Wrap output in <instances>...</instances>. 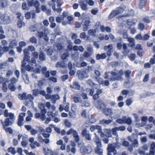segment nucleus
Returning <instances> with one entry per match:
<instances>
[{"label": "nucleus", "mask_w": 155, "mask_h": 155, "mask_svg": "<svg viewBox=\"0 0 155 155\" xmlns=\"http://www.w3.org/2000/svg\"><path fill=\"white\" fill-rule=\"evenodd\" d=\"M4 116L5 117H9L6 118L4 122H2V123L5 131L7 133H9L10 134L13 133V130L11 127H6L7 126L11 125L14 121L15 118L14 114L12 113H8V110L6 109L4 112Z\"/></svg>", "instance_id": "obj_1"}, {"label": "nucleus", "mask_w": 155, "mask_h": 155, "mask_svg": "<svg viewBox=\"0 0 155 155\" xmlns=\"http://www.w3.org/2000/svg\"><path fill=\"white\" fill-rule=\"evenodd\" d=\"M124 72L122 70H121L116 74L115 72H108L105 75V78H107L110 81H114L117 80L122 81L123 80L122 76L123 75Z\"/></svg>", "instance_id": "obj_2"}, {"label": "nucleus", "mask_w": 155, "mask_h": 155, "mask_svg": "<svg viewBox=\"0 0 155 155\" xmlns=\"http://www.w3.org/2000/svg\"><path fill=\"white\" fill-rule=\"evenodd\" d=\"M120 147V144L118 142L109 144L107 148L108 155H121V154L117 153L115 149H119Z\"/></svg>", "instance_id": "obj_3"}, {"label": "nucleus", "mask_w": 155, "mask_h": 155, "mask_svg": "<svg viewBox=\"0 0 155 155\" xmlns=\"http://www.w3.org/2000/svg\"><path fill=\"white\" fill-rule=\"evenodd\" d=\"M18 98L21 100H28L30 102L33 101L34 97L31 94L27 95L26 93L24 92L22 94H19L18 95Z\"/></svg>", "instance_id": "obj_4"}, {"label": "nucleus", "mask_w": 155, "mask_h": 155, "mask_svg": "<svg viewBox=\"0 0 155 155\" xmlns=\"http://www.w3.org/2000/svg\"><path fill=\"white\" fill-rule=\"evenodd\" d=\"M16 15H17V18L18 19L17 23L18 27L19 28H21L25 26V23L23 21L24 17L21 16V14L20 12L17 13Z\"/></svg>", "instance_id": "obj_5"}, {"label": "nucleus", "mask_w": 155, "mask_h": 155, "mask_svg": "<svg viewBox=\"0 0 155 155\" xmlns=\"http://www.w3.org/2000/svg\"><path fill=\"white\" fill-rule=\"evenodd\" d=\"M0 19L4 24H9L11 22L10 17L5 13L1 15L0 16Z\"/></svg>", "instance_id": "obj_6"}, {"label": "nucleus", "mask_w": 155, "mask_h": 155, "mask_svg": "<svg viewBox=\"0 0 155 155\" xmlns=\"http://www.w3.org/2000/svg\"><path fill=\"white\" fill-rule=\"evenodd\" d=\"M66 133L68 135L72 134L75 142H78L79 140V137L78 135V132L76 130H74L72 128H71Z\"/></svg>", "instance_id": "obj_7"}, {"label": "nucleus", "mask_w": 155, "mask_h": 155, "mask_svg": "<svg viewBox=\"0 0 155 155\" xmlns=\"http://www.w3.org/2000/svg\"><path fill=\"white\" fill-rule=\"evenodd\" d=\"M75 143L73 142L71 145H68L67 146L66 151L67 152L69 153L71 151L73 154H74L76 151L75 149Z\"/></svg>", "instance_id": "obj_8"}, {"label": "nucleus", "mask_w": 155, "mask_h": 155, "mask_svg": "<svg viewBox=\"0 0 155 155\" xmlns=\"http://www.w3.org/2000/svg\"><path fill=\"white\" fill-rule=\"evenodd\" d=\"M81 135L83 137H85V139L88 140H91V137L90 134L88 133L86 128L84 129L81 132Z\"/></svg>", "instance_id": "obj_9"}, {"label": "nucleus", "mask_w": 155, "mask_h": 155, "mask_svg": "<svg viewBox=\"0 0 155 155\" xmlns=\"http://www.w3.org/2000/svg\"><path fill=\"white\" fill-rule=\"evenodd\" d=\"M24 57L23 59L26 61L28 62L30 61V53L28 51V50L27 48H25L23 50Z\"/></svg>", "instance_id": "obj_10"}, {"label": "nucleus", "mask_w": 155, "mask_h": 155, "mask_svg": "<svg viewBox=\"0 0 155 155\" xmlns=\"http://www.w3.org/2000/svg\"><path fill=\"white\" fill-rule=\"evenodd\" d=\"M91 21L89 19L86 20L83 25V31H87L90 26Z\"/></svg>", "instance_id": "obj_11"}, {"label": "nucleus", "mask_w": 155, "mask_h": 155, "mask_svg": "<svg viewBox=\"0 0 155 155\" xmlns=\"http://www.w3.org/2000/svg\"><path fill=\"white\" fill-rule=\"evenodd\" d=\"M70 86L71 88L75 90H79L81 89L80 85L77 81H74L73 82L72 84H71Z\"/></svg>", "instance_id": "obj_12"}, {"label": "nucleus", "mask_w": 155, "mask_h": 155, "mask_svg": "<svg viewBox=\"0 0 155 155\" xmlns=\"http://www.w3.org/2000/svg\"><path fill=\"white\" fill-rule=\"evenodd\" d=\"M41 106H43V109L41 110V120L43 121L45 120L46 118L45 114L47 112V110L45 108V106L42 104H41Z\"/></svg>", "instance_id": "obj_13"}, {"label": "nucleus", "mask_w": 155, "mask_h": 155, "mask_svg": "<svg viewBox=\"0 0 155 155\" xmlns=\"http://www.w3.org/2000/svg\"><path fill=\"white\" fill-rule=\"evenodd\" d=\"M102 146L101 141L97 139V154H98V155H103V150L101 148Z\"/></svg>", "instance_id": "obj_14"}, {"label": "nucleus", "mask_w": 155, "mask_h": 155, "mask_svg": "<svg viewBox=\"0 0 155 155\" xmlns=\"http://www.w3.org/2000/svg\"><path fill=\"white\" fill-rule=\"evenodd\" d=\"M126 129L125 127L124 126H121L118 127H116L112 129V134H115L116 131H117L120 130L123 131Z\"/></svg>", "instance_id": "obj_15"}, {"label": "nucleus", "mask_w": 155, "mask_h": 155, "mask_svg": "<svg viewBox=\"0 0 155 155\" xmlns=\"http://www.w3.org/2000/svg\"><path fill=\"white\" fill-rule=\"evenodd\" d=\"M86 3V0H81L79 2L80 5L82 10H86L87 9V5Z\"/></svg>", "instance_id": "obj_16"}, {"label": "nucleus", "mask_w": 155, "mask_h": 155, "mask_svg": "<svg viewBox=\"0 0 155 155\" xmlns=\"http://www.w3.org/2000/svg\"><path fill=\"white\" fill-rule=\"evenodd\" d=\"M18 45V42L15 39L11 40L9 44V47L11 48H15Z\"/></svg>", "instance_id": "obj_17"}, {"label": "nucleus", "mask_w": 155, "mask_h": 155, "mask_svg": "<svg viewBox=\"0 0 155 155\" xmlns=\"http://www.w3.org/2000/svg\"><path fill=\"white\" fill-rule=\"evenodd\" d=\"M123 53L124 55L126 56L129 52V50L127 49V45L125 43H123Z\"/></svg>", "instance_id": "obj_18"}, {"label": "nucleus", "mask_w": 155, "mask_h": 155, "mask_svg": "<svg viewBox=\"0 0 155 155\" xmlns=\"http://www.w3.org/2000/svg\"><path fill=\"white\" fill-rule=\"evenodd\" d=\"M83 151L87 153H89L92 151L91 147H81Z\"/></svg>", "instance_id": "obj_19"}, {"label": "nucleus", "mask_w": 155, "mask_h": 155, "mask_svg": "<svg viewBox=\"0 0 155 155\" xmlns=\"http://www.w3.org/2000/svg\"><path fill=\"white\" fill-rule=\"evenodd\" d=\"M124 124H127L128 125H130L132 123V120L131 118L126 116L124 117Z\"/></svg>", "instance_id": "obj_20"}, {"label": "nucleus", "mask_w": 155, "mask_h": 155, "mask_svg": "<svg viewBox=\"0 0 155 155\" xmlns=\"http://www.w3.org/2000/svg\"><path fill=\"white\" fill-rule=\"evenodd\" d=\"M137 21L136 19H129L127 21V24L129 26H132L135 25Z\"/></svg>", "instance_id": "obj_21"}, {"label": "nucleus", "mask_w": 155, "mask_h": 155, "mask_svg": "<svg viewBox=\"0 0 155 155\" xmlns=\"http://www.w3.org/2000/svg\"><path fill=\"white\" fill-rule=\"evenodd\" d=\"M125 8L126 7L124 5H121L116 11L117 12V14H119L122 12Z\"/></svg>", "instance_id": "obj_22"}, {"label": "nucleus", "mask_w": 155, "mask_h": 155, "mask_svg": "<svg viewBox=\"0 0 155 155\" xmlns=\"http://www.w3.org/2000/svg\"><path fill=\"white\" fill-rule=\"evenodd\" d=\"M96 28L94 29H91L88 30V34L89 36H92L93 37H95L96 36Z\"/></svg>", "instance_id": "obj_23"}, {"label": "nucleus", "mask_w": 155, "mask_h": 155, "mask_svg": "<svg viewBox=\"0 0 155 155\" xmlns=\"http://www.w3.org/2000/svg\"><path fill=\"white\" fill-rule=\"evenodd\" d=\"M60 98L59 96L57 94H54L52 95L51 100L53 103H55L57 100Z\"/></svg>", "instance_id": "obj_24"}, {"label": "nucleus", "mask_w": 155, "mask_h": 155, "mask_svg": "<svg viewBox=\"0 0 155 155\" xmlns=\"http://www.w3.org/2000/svg\"><path fill=\"white\" fill-rule=\"evenodd\" d=\"M104 113L106 116H110L113 114L112 110L110 109H105L104 110Z\"/></svg>", "instance_id": "obj_25"}, {"label": "nucleus", "mask_w": 155, "mask_h": 155, "mask_svg": "<svg viewBox=\"0 0 155 155\" xmlns=\"http://www.w3.org/2000/svg\"><path fill=\"white\" fill-rule=\"evenodd\" d=\"M117 11L114 10L112 11L108 16V18L109 19L113 18L116 15H118Z\"/></svg>", "instance_id": "obj_26"}, {"label": "nucleus", "mask_w": 155, "mask_h": 155, "mask_svg": "<svg viewBox=\"0 0 155 155\" xmlns=\"http://www.w3.org/2000/svg\"><path fill=\"white\" fill-rule=\"evenodd\" d=\"M94 93V89H90V93L89 94L91 96H93V98L94 100L97 99V93L93 95Z\"/></svg>", "instance_id": "obj_27"}, {"label": "nucleus", "mask_w": 155, "mask_h": 155, "mask_svg": "<svg viewBox=\"0 0 155 155\" xmlns=\"http://www.w3.org/2000/svg\"><path fill=\"white\" fill-rule=\"evenodd\" d=\"M105 107V104L102 101H97V108L103 109Z\"/></svg>", "instance_id": "obj_28"}, {"label": "nucleus", "mask_w": 155, "mask_h": 155, "mask_svg": "<svg viewBox=\"0 0 155 155\" xmlns=\"http://www.w3.org/2000/svg\"><path fill=\"white\" fill-rule=\"evenodd\" d=\"M7 5V2L5 0H0V8H3Z\"/></svg>", "instance_id": "obj_29"}, {"label": "nucleus", "mask_w": 155, "mask_h": 155, "mask_svg": "<svg viewBox=\"0 0 155 155\" xmlns=\"http://www.w3.org/2000/svg\"><path fill=\"white\" fill-rule=\"evenodd\" d=\"M66 65L65 63L63 61H61L60 62H58L56 64L55 66L56 67H61L64 68L65 67Z\"/></svg>", "instance_id": "obj_30"}, {"label": "nucleus", "mask_w": 155, "mask_h": 155, "mask_svg": "<svg viewBox=\"0 0 155 155\" xmlns=\"http://www.w3.org/2000/svg\"><path fill=\"white\" fill-rule=\"evenodd\" d=\"M79 78L80 79H83L85 77V72L84 71H80L78 73Z\"/></svg>", "instance_id": "obj_31"}, {"label": "nucleus", "mask_w": 155, "mask_h": 155, "mask_svg": "<svg viewBox=\"0 0 155 155\" xmlns=\"http://www.w3.org/2000/svg\"><path fill=\"white\" fill-rule=\"evenodd\" d=\"M8 151L9 152L11 153L12 155H15L16 153V151L15 150V148L12 147H10L8 149Z\"/></svg>", "instance_id": "obj_32"}, {"label": "nucleus", "mask_w": 155, "mask_h": 155, "mask_svg": "<svg viewBox=\"0 0 155 155\" xmlns=\"http://www.w3.org/2000/svg\"><path fill=\"white\" fill-rule=\"evenodd\" d=\"M39 59L40 60L43 61L45 59V54L42 52H40L39 55Z\"/></svg>", "instance_id": "obj_33"}, {"label": "nucleus", "mask_w": 155, "mask_h": 155, "mask_svg": "<svg viewBox=\"0 0 155 155\" xmlns=\"http://www.w3.org/2000/svg\"><path fill=\"white\" fill-rule=\"evenodd\" d=\"M69 54L68 53H65L63 54L61 56V58L63 60H66L68 59L67 58L69 56Z\"/></svg>", "instance_id": "obj_34"}, {"label": "nucleus", "mask_w": 155, "mask_h": 155, "mask_svg": "<svg viewBox=\"0 0 155 155\" xmlns=\"http://www.w3.org/2000/svg\"><path fill=\"white\" fill-rule=\"evenodd\" d=\"M97 132L100 134L101 137H104L105 134L102 131V128L101 127L97 126Z\"/></svg>", "instance_id": "obj_35"}, {"label": "nucleus", "mask_w": 155, "mask_h": 155, "mask_svg": "<svg viewBox=\"0 0 155 155\" xmlns=\"http://www.w3.org/2000/svg\"><path fill=\"white\" fill-rule=\"evenodd\" d=\"M8 87L9 89L12 91H14L16 89V87L15 85L12 84H9L8 85Z\"/></svg>", "instance_id": "obj_36"}, {"label": "nucleus", "mask_w": 155, "mask_h": 155, "mask_svg": "<svg viewBox=\"0 0 155 155\" xmlns=\"http://www.w3.org/2000/svg\"><path fill=\"white\" fill-rule=\"evenodd\" d=\"M146 0H140V3L139 5V8L142 9L145 5Z\"/></svg>", "instance_id": "obj_37"}, {"label": "nucleus", "mask_w": 155, "mask_h": 155, "mask_svg": "<svg viewBox=\"0 0 155 155\" xmlns=\"http://www.w3.org/2000/svg\"><path fill=\"white\" fill-rule=\"evenodd\" d=\"M113 48V45L112 44H110L107 46H105L104 47V49L106 50H107L112 51Z\"/></svg>", "instance_id": "obj_38"}, {"label": "nucleus", "mask_w": 155, "mask_h": 155, "mask_svg": "<svg viewBox=\"0 0 155 155\" xmlns=\"http://www.w3.org/2000/svg\"><path fill=\"white\" fill-rule=\"evenodd\" d=\"M29 41L32 43H36L37 42V39L34 36H32L30 38Z\"/></svg>", "instance_id": "obj_39"}, {"label": "nucleus", "mask_w": 155, "mask_h": 155, "mask_svg": "<svg viewBox=\"0 0 155 155\" xmlns=\"http://www.w3.org/2000/svg\"><path fill=\"white\" fill-rule=\"evenodd\" d=\"M28 50V51H31L32 52L33 51H35V48L34 46L31 45H29L28 47V48H27Z\"/></svg>", "instance_id": "obj_40"}, {"label": "nucleus", "mask_w": 155, "mask_h": 155, "mask_svg": "<svg viewBox=\"0 0 155 155\" xmlns=\"http://www.w3.org/2000/svg\"><path fill=\"white\" fill-rule=\"evenodd\" d=\"M131 73V71L129 70H128L125 71L124 72V74H125L126 78H129L130 77Z\"/></svg>", "instance_id": "obj_41"}, {"label": "nucleus", "mask_w": 155, "mask_h": 155, "mask_svg": "<svg viewBox=\"0 0 155 155\" xmlns=\"http://www.w3.org/2000/svg\"><path fill=\"white\" fill-rule=\"evenodd\" d=\"M116 122L119 124H124V117L122 118H120L117 119Z\"/></svg>", "instance_id": "obj_42"}, {"label": "nucleus", "mask_w": 155, "mask_h": 155, "mask_svg": "<svg viewBox=\"0 0 155 155\" xmlns=\"http://www.w3.org/2000/svg\"><path fill=\"white\" fill-rule=\"evenodd\" d=\"M106 56L105 54H97V59H103L105 58Z\"/></svg>", "instance_id": "obj_43"}, {"label": "nucleus", "mask_w": 155, "mask_h": 155, "mask_svg": "<svg viewBox=\"0 0 155 155\" xmlns=\"http://www.w3.org/2000/svg\"><path fill=\"white\" fill-rule=\"evenodd\" d=\"M64 124L65 126L68 127H70L71 126V123L67 120H65Z\"/></svg>", "instance_id": "obj_44"}, {"label": "nucleus", "mask_w": 155, "mask_h": 155, "mask_svg": "<svg viewBox=\"0 0 155 155\" xmlns=\"http://www.w3.org/2000/svg\"><path fill=\"white\" fill-rule=\"evenodd\" d=\"M39 91L38 89H34L33 90V94L35 96H37L39 94Z\"/></svg>", "instance_id": "obj_45"}, {"label": "nucleus", "mask_w": 155, "mask_h": 155, "mask_svg": "<svg viewBox=\"0 0 155 155\" xmlns=\"http://www.w3.org/2000/svg\"><path fill=\"white\" fill-rule=\"evenodd\" d=\"M133 101L131 98H129L127 99L126 101L127 105L129 106L132 103Z\"/></svg>", "instance_id": "obj_46"}, {"label": "nucleus", "mask_w": 155, "mask_h": 155, "mask_svg": "<svg viewBox=\"0 0 155 155\" xmlns=\"http://www.w3.org/2000/svg\"><path fill=\"white\" fill-rule=\"evenodd\" d=\"M81 117L84 118H87V112L86 110H83L81 113Z\"/></svg>", "instance_id": "obj_47"}, {"label": "nucleus", "mask_w": 155, "mask_h": 155, "mask_svg": "<svg viewBox=\"0 0 155 155\" xmlns=\"http://www.w3.org/2000/svg\"><path fill=\"white\" fill-rule=\"evenodd\" d=\"M139 143L138 140L136 139H135L133 141L132 146L134 147H137L138 146Z\"/></svg>", "instance_id": "obj_48"}, {"label": "nucleus", "mask_w": 155, "mask_h": 155, "mask_svg": "<svg viewBox=\"0 0 155 155\" xmlns=\"http://www.w3.org/2000/svg\"><path fill=\"white\" fill-rule=\"evenodd\" d=\"M8 89L6 83H3L2 84V90L4 92L7 91Z\"/></svg>", "instance_id": "obj_49"}, {"label": "nucleus", "mask_w": 155, "mask_h": 155, "mask_svg": "<svg viewBox=\"0 0 155 155\" xmlns=\"http://www.w3.org/2000/svg\"><path fill=\"white\" fill-rule=\"evenodd\" d=\"M7 82V80L6 78L2 77H0V84H3V83Z\"/></svg>", "instance_id": "obj_50"}, {"label": "nucleus", "mask_w": 155, "mask_h": 155, "mask_svg": "<svg viewBox=\"0 0 155 155\" xmlns=\"http://www.w3.org/2000/svg\"><path fill=\"white\" fill-rule=\"evenodd\" d=\"M138 29L140 31H143L144 29V26L143 24L140 23L138 25Z\"/></svg>", "instance_id": "obj_51"}, {"label": "nucleus", "mask_w": 155, "mask_h": 155, "mask_svg": "<svg viewBox=\"0 0 155 155\" xmlns=\"http://www.w3.org/2000/svg\"><path fill=\"white\" fill-rule=\"evenodd\" d=\"M81 95L83 99L87 100L88 99L87 95L86 93L84 92L82 93L81 94Z\"/></svg>", "instance_id": "obj_52"}, {"label": "nucleus", "mask_w": 155, "mask_h": 155, "mask_svg": "<svg viewBox=\"0 0 155 155\" xmlns=\"http://www.w3.org/2000/svg\"><path fill=\"white\" fill-rule=\"evenodd\" d=\"M73 48L72 44L71 42L69 43L67 46V50L69 51H71L73 50Z\"/></svg>", "instance_id": "obj_53"}, {"label": "nucleus", "mask_w": 155, "mask_h": 155, "mask_svg": "<svg viewBox=\"0 0 155 155\" xmlns=\"http://www.w3.org/2000/svg\"><path fill=\"white\" fill-rule=\"evenodd\" d=\"M134 14V11L133 10H130L128 13L126 15H125L124 16H131L133 15Z\"/></svg>", "instance_id": "obj_54"}, {"label": "nucleus", "mask_w": 155, "mask_h": 155, "mask_svg": "<svg viewBox=\"0 0 155 155\" xmlns=\"http://www.w3.org/2000/svg\"><path fill=\"white\" fill-rule=\"evenodd\" d=\"M140 121V120L138 117L135 118V121L137 123L135 125L137 127H139L141 126V125L140 124L138 123Z\"/></svg>", "instance_id": "obj_55"}, {"label": "nucleus", "mask_w": 155, "mask_h": 155, "mask_svg": "<svg viewBox=\"0 0 155 155\" xmlns=\"http://www.w3.org/2000/svg\"><path fill=\"white\" fill-rule=\"evenodd\" d=\"M140 139L142 142L145 143L147 141V138L146 136H141Z\"/></svg>", "instance_id": "obj_56"}, {"label": "nucleus", "mask_w": 155, "mask_h": 155, "mask_svg": "<svg viewBox=\"0 0 155 155\" xmlns=\"http://www.w3.org/2000/svg\"><path fill=\"white\" fill-rule=\"evenodd\" d=\"M136 152L140 154V155H145V152L144 151L142 150V149H140L136 151Z\"/></svg>", "instance_id": "obj_57"}, {"label": "nucleus", "mask_w": 155, "mask_h": 155, "mask_svg": "<svg viewBox=\"0 0 155 155\" xmlns=\"http://www.w3.org/2000/svg\"><path fill=\"white\" fill-rule=\"evenodd\" d=\"M49 80L50 81H51L54 83H56L57 81V78L53 77H50L49 78Z\"/></svg>", "instance_id": "obj_58"}, {"label": "nucleus", "mask_w": 155, "mask_h": 155, "mask_svg": "<svg viewBox=\"0 0 155 155\" xmlns=\"http://www.w3.org/2000/svg\"><path fill=\"white\" fill-rule=\"evenodd\" d=\"M40 4L39 2L37 0H35L34 2L33 6L35 7H38L39 6Z\"/></svg>", "instance_id": "obj_59"}, {"label": "nucleus", "mask_w": 155, "mask_h": 155, "mask_svg": "<svg viewBox=\"0 0 155 155\" xmlns=\"http://www.w3.org/2000/svg\"><path fill=\"white\" fill-rule=\"evenodd\" d=\"M32 55L33 57L34 58L37 59L38 57V52L35 51L32 53Z\"/></svg>", "instance_id": "obj_60"}, {"label": "nucleus", "mask_w": 155, "mask_h": 155, "mask_svg": "<svg viewBox=\"0 0 155 155\" xmlns=\"http://www.w3.org/2000/svg\"><path fill=\"white\" fill-rule=\"evenodd\" d=\"M26 45V43L25 41H21L19 43V46L22 48L25 46Z\"/></svg>", "instance_id": "obj_61"}, {"label": "nucleus", "mask_w": 155, "mask_h": 155, "mask_svg": "<svg viewBox=\"0 0 155 155\" xmlns=\"http://www.w3.org/2000/svg\"><path fill=\"white\" fill-rule=\"evenodd\" d=\"M11 84H14L16 83V82L17 81V79L14 77H13L11 79Z\"/></svg>", "instance_id": "obj_62"}, {"label": "nucleus", "mask_w": 155, "mask_h": 155, "mask_svg": "<svg viewBox=\"0 0 155 155\" xmlns=\"http://www.w3.org/2000/svg\"><path fill=\"white\" fill-rule=\"evenodd\" d=\"M86 3H87L90 6H93L94 5V2L92 0H86Z\"/></svg>", "instance_id": "obj_63"}, {"label": "nucleus", "mask_w": 155, "mask_h": 155, "mask_svg": "<svg viewBox=\"0 0 155 155\" xmlns=\"http://www.w3.org/2000/svg\"><path fill=\"white\" fill-rule=\"evenodd\" d=\"M77 108V106L76 104H73L71 106V109L72 111L74 112Z\"/></svg>", "instance_id": "obj_64"}]
</instances>
